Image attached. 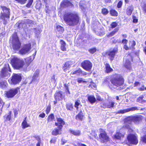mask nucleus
Masks as SVG:
<instances>
[{
	"mask_svg": "<svg viewBox=\"0 0 146 146\" xmlns=\"http://www.w3.org/2000/svg\"><path fill=\"white\" fill-rule=\"evenodd\" d=\"M31 62V60L29 57L23 59L14 56L11 59L10 63L14 69L26 71Z\"/></svg>",
	"mask_w": 146,
	"mask_h": 146,
	"instance_id": "f257e3e1",
	"label": "nucleus"
},
{
	"mask_svg": "<svg viewBox=\"0 0 146 146\" xmlns=\"http://www.w3.org/2000/svg\"><path fill=\"white\" fill-rule=\"evenodd\" d=\"M63 17L65 23L69 26L74 27L80 23V18L76 13L65 12Z\"/></svg>",
	"mask_w": 146,
	"mask_h": 146,
	"instance_id": "f03ea898",
	"label": "nucleus"
},
{
	"mask_svg": "<svg viewBox=\"0 0 146 146\" xmlns=\"http://www.w3.org/2000/svg\"><path fill=\"white\" fill-rule=\"evenodd\" d=\"M109 77H110V82L108 77L106 78L105 82L110 88H113V86L117 87L122 86L124 84L125 80L123 76L120 74L115 73Z\"/></svg>",
	"mask_w": 146,
	"mask_h": 146,
	"instance_id": "7ed1b4c3",
	"label": "nucleus"
},
{
	"mask_svg": "<svg viewBox=\"0 0 146 146\" xmlns=\"http://www.w3.org/2000/svg\"><path fill=\"white\" fill-rule=\"evenodd\" d=\"M1 7L2 12L0 14V19L2 20L3 24L5 25L7 23V20L10 18V9L4 6H1Z\"/></svg>",
	"mask_w": 146,
	"mask_h": 146,
	"instance_id": "20e7f679",
	"label": "nucleus"
},
{
	"mask_svg": "<svg viewBox=\"0 0 146 146\" xmlns=\"http://www.w3.org/2000/svg\"><path fill=\"white\" fill-rule=\"evenodd\" d=\"M125 144L129 146L132 145H136L138 143V137L136 134L129 133L126 136V140L124 141Z\"/></svg>",
	"mask_w": 146,
	"mask_h": 146,
	"instance_id": "39448f33",
	"label": "nucleus"
},
{
	"mask_svg": "<svg viewBox=\"0 0 146 146\" xmlns=\"http://www.w3.org/2000/svg\"><path fill=\"white\" fill-rule=\"evenodd\" d=\"M20 87L15 88H11L6 91L5 96L7 98H12L18 93H20Z\"/></svg>",
	"mask_w": 146,
	"mask_h": 146,
	"instance_id": "423d86ee",
	"label": "nucleus"
},
{
	"mask_svg": "<svg viewBox=\"0 0 146 146\" xmlns=\"http://www.w3.org/2000/svg\"><path fill=\"white\" fill-rule=\"evenodd\" d=\"M12 38V44L13 48L15 50L19 49L21 47V43L20 41L16 32H14L13 33Z\"/></svg>",
	"mask_w": 146,
	"mask_h": 146,
	"instance_id": "0eeeda50",
	"label": "nucleus"
},
{
	"mask_svg": "<svg viewBox=\"0 0 146 146\" xmlns=\"http://www.w3.org/2000/svg\"><path fill=\"white\" fill-rule=\"evenodd\" d=\"M100 133L99 135L100 141L102 143L106 144L110 141L109 137L106 132L103 129L100 128L99 129Z\"/></svg>",
	"mask_w": 146,
	"mask_h": 146,
	"instance_id": "6e6552de",
	"label": "nucleus"
},
{
	"mask_svg": "<svg viewBox=\"0 0 146 146\" xmlns=\"http://www.w3.org/2000/svg\"><path fill=\"white\" fill-rule=\"evenodd\" d=\"M22 79L21 74L13 73L8 81L11 84L15 85L19 84L21 81Z\"/></svg>",
	"mask_w": 146,
	"mask_h": 146,
	"instance_id": "1a4fd4ad",
	"label": "nucleus"
},
{
	"mask_svg": "<svg viewBox=\"0 0 146 146\" xmlns=\"http://www.w3.org/2000/svg\"><path fill=\"white\" fill-rule=\"evenodd\" d=\"M92 64L91 61L88 60H84L81 63V67L85 70L90 71L92 67Z\"/></svg>",
	"mask_w": 146,
	"mask_h": 146,
	"instance_id": "9d476101",
	"label": "nucleus"
},
{
	"mask_svg": "<svg viewBox=\"0 0 146 146\" xmlns=\"http://www.w3.org/2000/svg\"><path fill=\"white\" fill-rule=\"evenodd\" d=\"M143 117L140 115H131L128 117L129 120L135 123H139L142 121Z\"/></svg>",
	"mask_w": 146,
	"mask_h": 146,
	"instance_id": "9b49d317",
	"label": "nucleus"
},
{
	"mask_svg": "<svg viewBox=\"0 0 146 146\" xmlns=\"http://www.w3.org/2000/svg\"><path fill=\"white\" fill-rule=\"evenodd\" d=\"M7 70L11 72L9 65L8 63L5 64L4 66L1 69L0 74V78H3L7 76Z\"/></svg>",
	"mask_w": 146,
	"mask_h": 146,
	"instance_id": "f8f14e48",
	"label": "nucleus"
},
{
	"mask_svg": "<svg viewBox=\"0 0 146 146\" xmlns=\"http://www.w3.org/2000/svg\"><path fill=\"white\" fill-rule=\"evenodd\" d=\"M55 100H58V101H62L64 98L65 96L63 95L62 91H56L54 95Z\"/></svg>",
	"mask_w": 146,
	"mask_h": 146,
	"instance_id": "ddd939ff",
	"label": "nucleus"
},
{
	"mask_svg": "<svg viewBox=\"0 0 146 146\" xmlns=\"http://www.w3.org/2000/svg\"><path fill=\"white\" fill-rule=\"evenodd\" d=\"M31 43L24 44L23 47L19 50V52L22 54H25L30 50L31 48Z\"/></svg>",
	"mask_w": 146,
	"mask_h": 146,
	"instance_id": "4468645a",
	"label": "nucleus"
},
{
	"mask_svg": "<svg viewBox=\"0 0 146 146\" xmlns=\"http://www.w3.org/2000/svg\"><path fill=\"white\" fill-rule=\"evenodd\" d=\"M87 73L84 71H83L81 68H79L77 70L72 71L70 73V75L85 76L86 75Z\"/></svg>",
	"mask_w": 146,
	"mask_h": 146,
	"instance_id": "2eb2a0df",
	"label": "nucleus"
},
{
	"mask_svg": "<svg viewBox=\"0 0 146 146\" xmlns=\"http://www.w3.org/2000/svg\"><path fill=\"white\" fill-rule=\"evenodd\" d=\"M118 48H115L111 51H109L107 53L108 58L110 61H112L114 60L115 54L118 52Z\"/></svg>",
	"mask_w": 146,
	"mask_h": 146,
	"instance_id": "dca6fc26",
	"label": "nucleus"
},
{
	"mask_svg": "<svg viewBox=\"0 0 146 146\" xmlns=\"http://www.w3.org/2000/svg\"><path fill=\"white\" fill-rule=\"evenodd\" d=\"M73 5L68 0H63L60 4V7L62 8L68 7L70 6H73Z\"/></svg>",
	"mask_w": 146,
	"mask_h": 146,
	"instance_id": "f3484780",
	"label": "nucleus"
},
{
	"mask_svg": "<svg viewBox=\"0 0 146 146\" xmlns=\"http://www.w3.org/2000/svg\"><path fill=\"white\" fill-rule=\"evenodd\" d=\"M138 110V108L137 107H132L125 110H120L117 112V113L123 114L131 111H133L135 110Z\"/></svg>",
	"mask_w": 146,
	"mask_h": 146,
	"instance_id": "a211bd4d",
	"label": "nucleus"
},
{
	"mask_svg": "<svg viewBox=\"0 0 146 146\" xmlns=\"http://www.w3.org/2000/svg\"><path fill=\"white\" fill-rule=\"evenodd\" d=\"M125 134H122L119 132H117L113 135V139L117 140H121L125 137Z\"/></svg>",
	"mask_w": 146,
	"mask_h": 146,
	"instance_id": "6ab92c4d",
	"label": "nucleus"
},
{
	"mask_svg": "<svg viewBox=\"0 0 146 146\" xmlns=\"http://www.w3.org/2000/svg\"><path fill=\"white\" fill-rule=\"evenodd\" d=\"M72 62L71 60L66 61L63 64L62 68L64 72H66L69 69L72 64Z\"/></svg>",
	"mask_w": 146,
	"mask_h": 146,
	"instance_id": "aec40b11",
	"label": "nucleus"
},
{
	"mask_svg": "<svg viewBox=\"0 0 146 146\" xmlns=\"http://www.w3.org/2000/svg\"><path fill=\"white\" fill-rule=\"evenodd\" d=\"M57 122L55 123V125L63 128V125L65 124V121L61 118H56Z\"/></svg>",
	"mask_w": 146,
	"mask_h": 146,
	"instance_id": "412c9836",
	"label": "nucleus"
},
{
	"mask_svg": "<svg viewBox=\"0 0 146 146\" xmlns=\"http://www.w3.org/2000/svg\"><path fill=\"white\" fill-rule=\"evenodd\" d=\"M62 129V128L58 126L57 128H55L52 130V134L54 136L61 135L62 134L61 131Z\"/></svg>",
	"mask_w": 146,
	"mask_h": 146,
	"instance_id": "4be33fe9",
	"label": "nucleus"
},
{
	"mask_svg": "<svg viewBox=\"0 0 146 146\" xmlns=\"http://www.w3.org/2000/svg\"><path fill=\"white\" fill-rule=\"evenodd\" d=\"M84 117L83 112L82 110L80 111L77 114L75 117L76 120L82 121Z\"/></svg>",
	"mask_w": 146,
	"mask_h": 146,
	"instance_id": "5701e85b",
	"label": "nucleus"
},
{
	"mask_svg": "<svg viewBox=\"0 0 146 146\" xmlns=\"http://www.w3.org/2000/svg\"><path fill=\"white\" fill-rule=\"evenodd\" d=\"M105 65V72L106 73H110L113 71V69L111 67L108 63L104 64Z\"/></svg>",
	"mask_w": 146,
	"mask_h": 146,
	"instance_id": "b1692460",
	"label": "nucleus"
},
{
	"mask_svg": "<svg viewBox=\"0 0 146 146\" xmlns=\"http://www.w3.org/2000/svg\"><path fill=\"white\" fill-rule=\"evenodd\" d=\"M60 48L61 50L63 51H65L66 50V42L63 40H60Z\"/></svg>",
	"mask_w": 146,
	"mask_h": 146,
	"instance_id": "393cba45",
	"label": "nucleus"
},
{
	"mask_svg": "<svg viewBox=\"0 0 146 146\" xmlns=\"http://www.w3.org/2000/svg\"><path fill=\"white\" fill-rule=\"evenodd\" d=\"M27 118V117H25L22 123L21 126L23 129L30 127V125L27 122V121L26 120Z\"/></svg>",
	"mask_w": 146,
	"mask_h": 146,
	"instance_id": "a878e982",
	"label": "nucleus"
},
{
	"mask_svg": "<svg viewBox=\"0 0 146 146\" xmlns=\"http://www.w3.org/2000/svg\"><path fill=\"white\" fill-rule=\"evenodd\" d=\"M69 132L74 135L78 136L81 135V131L80 130H70Z\"/></svg>",
	"mask_w": 146,
	"mask_h": 146,
	"instance_id": "bb28decb",
	"label": "nucleus"
},
{
	"mask_svg": "<svg viewBox=\"0 0 146 146\" xmlns=\"http://www.w3.org/2000/svg\"><path fill=\"white\" fill-rule=\"evenodd\" d=\"M47 120L48 123H50L54 121L55 120V118L54 114L53 113L50 114L48 116Z\"/></svg>",
	"mask_w": 146,
	"mask_h": 146,
	"instance_id": "cd10ccee",
	"label": "nucleus"
},
{
	"mask_svg": "<svg viewBox=\"0 0 146 146\" xmlns=\"http://www.w3.org/2000/svg\"><path fill=\"white\" fill-rule=\"evenodd\" d=\"M128 40L126 39H123L122 40L121 42L123 44V48L127 50L129 49V47L127 45Z\"/></svg>",
	"mask_w": 146,
	"mask_h": 146,
	"instance_id": "c85d7f7f",
	"label": "nucleus"
},
{
	"mask_svg": "<svg viewBox=\"0 0 146 146\" xmlns=\"http://www.w3.org/2000/svg\"><path fill=\"white\" fill-rule=\"evenodd\" d=\"M88 100L91 104L94 103L96 101L95 98L93 95L89 96L87 98Z\"/></svg>",
	"mask_w": 146,
	"mask_h": 146,
	"instance_id": "c756f323",
	"label": "nucleus"
},
{
	"mask_svg": "<svg viewBox=\"0 0 146 146\" xmlns=\"http://www.w3.org/2000/svg\"><path fill=\"white\" fill-rule=\"evenodd\" d=\"M56 32L61 34L64 32V28L63 27L60 25H58L56 26Z\"/></svg>",
	"mask_w": 146,
	"mask_h": 146,
	"instance_id": "7c9ffc66",
	"label": "nucleus"
},
{
	"mask_svg": "<svg viewBox=\"0 0 146 146\" xmlns=\"http://www.w3.org/2000/svg\"><path fill=\"white\" fill-rule=\"evenodd\" d=\"M133 6L131 5L128 7L127 9L126 10V13L128 16L131 15L133 11Z\"/></svg>",
	"mask_w": 146,
	"mask_h": 146,
	"instance_id": "2f4dec72",
	"label": "nucleus"
},
{
	"mask_svg": "<svg viewBox=\"0 0 146 146\" xmlns=\"http://www.w3.org/2000/svg\"><path fill=\"white\" fill-rule=\"evenodd\" d=\"M39 71L38 69H37L34 73L32 78V81H35L37 78L38 76Z\"/></svg>",
	"mask_w": 146,
	"mask_h": 146,
	"instance_id": "473e14b6",
	"label": "nucleus"
},
{
	"mask_svg": "<svg viewBox=\"0 0 146 146\" xmlns=\"http://www.w3.org/2000/svg\"><path fill=\"white\" fill-rule=\"evenodd\" d=\"M110 13L112 16L117 17L118 16V13L117 11L115 9H111L110 11Z\"/></svg>",
	"mask_w": 146,
	"mask_h": 146,
	"instance_id": "72a5a7b5",
	"label": "nucleus"
},
{
	"mask_svg": "<svg viewBox=\"0 0 146 146\" xmlns=\"http://www.w3.org/2000/svg\"><path fill=\"white\" fill-rule=\"evenodd\" d=\"M7 83L6 80H0V87L2 88H5L7 87Z\"/></svg>",
	"mask_w": 146,
	"mask_h": 146,
	"instance_id": "f704fd0d",
	"label": "nucleus"
},
{
	"mask_svg": "<svg viewBox=\"0 0 146 146\" xmlns=\"http://www.w3.org/2000/svg\"><path fill=\"white\" fill-rule=\"evenodd\" d=\"M118 28L115 29L114 31H112L109 34L107 35L106 36L108 38H110L113 36L118 31Z\"/></svg>",
	"mask_w": 146,
	"mask_h": 146,
	"instance_id": "c9c22d12",
	"label": "nucleus"
},
{
	"mask_svg": "<svg viewBox=\"0 0 146 146\" xmlns=\"http://www.w3.org/2000/svg\"><path fill=\"white\" fill-rule=\"evenodd\" d=\"M124 66L127 69H130L131 68V62L128 59L126 60Z\"/></svg>",
	"mask_w": 146,
	"mask_h": 146,
	"instance_id": "e433bc0d",
	"label": "nucleus"
},
{
	"mask_svg": "<svg viewBox=\"0 0 146 146\" xmlns=\"http://www.w3.org/2000/svg\"><path fill=\"white\" fill-rule=\"evenodd\" d=\"M66 108L68 110L72 111L74 109L73 104L71 103H69L66 105Z\"/></svg>",
	"mask_w": 146,
	"mask_h": 146,
	"instance_id": "4c0bfd02",
	"label": "nucleus"
},
{
	"mask_svg": "<svg viewBox=\"0 0 146 146\" xmlns=\"http://www.w3.org/2000/svg\"><path fill=\"white\" fill-rule=\"evenodd\" d=\"M12 111H9L7 115H5L4 117L5 118V121H9L11 118Z\"/></svg>",
	"mask_w": 146,
	"mask_h": 146,
	"instance_id": "58836bf2",
	"label": "nucleus"
},
{
	"mask_svg": "<svg viewBox=\"0 0 146 146\" xmlns=\"http://www.w3.org/2000/svg\"><path fill=\"white\" fill-rule=\"evenodd\" d=\"M143 96L141 95L137 98V101L141 104H143L146 102V101L143 100Z\"/></svg>",
	"mask_w": 146,
	"mask_h": 146,
	"instance_id": "ea45409f",
	"label": "nucleus"
},
{
	"mask_svg": "<svg viewBox=\"0 0 146 146\" xmlns=\"http://www.w3.org/2000/svg\"><path fill=\"white\" fill-rule=\"evenodd\" d=\"M129 44H131L129 47V49L134 50L135 49L134 46L136 44L135 41L134 40L129 41Z\"/></svg>",
	"mask_w": 146,
	"mask_h": 146,
	"instance_id": "a19ab883",
	"label": "nucleus"
},
{
	"mask_svg": "<svg viewBox=\"0 0 146 146\" xmlns=\"http://www.w3.org/2000/svg\"><path fill=\"white\" fill-rule=\"evenodd\" d=\"M114 103L112 101H109L106 104V107L108 108H113L114 107Z\"/></svg>",
	"mask_w": 146,
	"mask_h": 146,
	"instance_id": "79ce46f5",
	"label": "nucleus"
},
{
	"mask_svg": "<svg viewBox=\"0 0 146 146\" xmlns=\"http://www.w3.org/2000/svg\"><path fill=\"white\" fill-rule=\"evenodd\" d=\"M140 142L142 143H146V134L141 137Z\"/></svg>",
	"mask_w": 146,
	"mask_h": 146,
	"instance_id": "37998d69",
	"label": "nucleus"
},
{
	"mask_svg": "<svg viewBox=\"0 0 146 146\" xmlns=\"http://www.w3.org/2000/svg\"><path fill=\"white\" fill-rule=\"evenodd\" d=\"M80 102L79 100H77L75 101L74 106L77 110H78V106L80 105Z\"/></svg>",
	"mask_w": 146,
	"mask_h": 146,
	"instance_id": "c03bdc74",
	"label": "nucleus"
},
{
	"mask_svg": "<svg viewBox=\"0 0 146 146\" xmlns=\"http://www.w3.org/2000/svg\"><path fill=\"white\" fill-rule=\"evenodd\" d=\"M102 13L104 15H107L109 13V11L106 8H103L102 9Z\"/></svg>",
	"mask_w": 146,
	"mask_h": 146,
	"instance_id": "a18cd8bd",
	"label": "nucleus"
},
{
	"mask_svg": "<svg viewBox=\"0 0 146 146\" xmlns=\"http://www.w3.org/2000/svg\"><path fill=\"white\" fill-rule=\"evenodd\" d=\"M42 6V3L40 1H37L36 4L35 8L36 9H39Z\"/></svg>",
	"mask_w": 146,
	"mask_h": 146,
	"instance_id": "49530a36",
	"label": "nucleus"
},
{
	"mask_svg": "<svg viewBox=\"0 0 146 146\" xmlns=\"http://www.w3.org/2000/svg\"><path fill=\"white\" fill-rule=\"evenodd\" d=\"M64 86L66 90V94H70V92L69 91L68 86V85L66 84H64Z\"/></svg>",
	"mask_w": 146,
	"mask_h": 146,
	"instance_id": "de8ad7c7",
	"label": "nucleus"
},
{
	"mask_svg": "<svg viewBox=\"0 0 146 146\" xmlns=\"http://www.w3.org/2000/svg\"><path fill=\"white\" fill-rule=\"evenodd\" d=\"M83 79L82 78H78L77 80V82L78 84L83 83L84 84H86L88 82L86 80H83Z\"/></svg>",
	"mask_w": 146,
	"mask_h": 146,
	"instance_id": "09e8293b",
	"label": "nucleus"
},
{
	"mask_svg": "<svg viewBox=\"0 0 146 146\" xmlns=\"http://www.w3.org/2000/svg\"><path fill=\"white\" fill-rule=\"evenodd\" d=\"M97 51V48H96L94 47L90 48L88 50V51L91 54H93Z\"/></svg>",
	"mask_w": 146,
	"mask_h": 146,
	"instance_id": "8fccbe9b",
	"label": "nucleus"
},
{
	"mask_svg": "<svg viewBox=\"0 0 146 146\" xmlns=\"http://www.w3.org/2000/svg\"><path fill=\"white\" fill-rule=\"evenodd\" d=\"M117 25V23L115 22H113L110 24V28L113 29L116 27Z\"/></svg>",
	"mask_w": 146,
	"mask_h": 146,
	"instance_id": "3c124183",
	"label": "nucleus"
},
{
	"mask_svg": "<svg viewBox=\"0 0 146 146\" xmlns=\"http://www.w3.org/2000/svg\"><path fill=\"white\" fill-rule=\"evenodd\" d=\"M57 138L56 137H54L51 139L50 141V144H55L56 142Z\"/></svg>",
	"mask_w": 146,
	"mask_h": 146,
	"instance_id": "603ef678",
	"label": "nucleus"
},
{
	"mask_svg": "<svg viewBox=\"0 0 146 146\" xmlns=\"http://www.w3.org/2000/svg\"><path fill=\"white\" fill-rule=\"evenodd\" d=\"M33 0H29L27 3L26 5V6L28 7L29 8L32 5Z\"/></svg>",
	"mask_w": 146,
	"mask_h": 146,
	"instance_id": "864d4df0",
	"label": "nucleus"
},
{
	"mask_svg": "<svg viewBox=\"0 0 146 146\" xmlns=\"http://www.w3.org/2000/svg\"><path fill=\"white\" fill-rule=\"evenodd\" d=\"M89 87L94 89L96 88V84L92 82H91L90 84L89 85Z\"/></svg>",
	"mask_w": 146,
	"mask_h": 146,
	"instance_id": "5fc2aeb1",
	"label": "nucleus"
},
{
	"mask_svg": "<svg viewBox=\"0 0 146 146\" xmlns=\"http://www.w3.org/2000/svg\"><path fill=\"white\" fill-rule=\"evenodd\" d=\"M51 110V106L50 104L48 105L46 108L45 110L46 113L48 114L50 111Z\"/></svg>",
	"mask_w": 146,
	"mask_h": 146,
	"instance_id": "6e6d98bb",
	"label": "nucleus"
},
{
	"mask_svg": "<svg viewBox=\"0 0 146 146\" xmlns=\"http://www.w3.org/2000/svg\"><path fill=\"white\" fill-rule=\"evenodd\" d=\"M133 22L134 23H137L138 22V20L136 18V17L135 16L133 17Z\"/></svg>",
	"mask_w": 146,
	"mask_h": 146,
	"instance_id": "4d7b16f0",
	"label": "nucleus"
},
{
	"mask_svg": "<svg viewBox=\"0 0 146 146\" xmlns=\"http://www.w3.org/2000/svg\"><path fill=\"white\" fill-rule=\"evenodd\" d=\"M96 100L98 101L102 102L103 100V99L101 98V97L99 96H97L96 97Z\"/></svg>",
	"mask_w": 146,
	"mask_h": 146,
	"instance_id": "13d9d810",
	"label": "nucleus"
},
{
	"mask_svg": "<svg viewBox=\"0 0 146 146\" xmlns=\"http://www.w3.org/2000/svg\"><path fill=\"white\" fill-rule=\"evenodd\" d=\"M140 85V83L138 82H135L133 84L134 87H136Z\"/></svg>",
	"mask_w": 146,
	"mask_h": 146,
	"instance_id": "bf43d9fd",
	"label": "nucleus"
},
{
	"mask_svg": "<svg viewBox=\"0 0 146 146\" xmlns=\"http://www.w3.org/2000/svg\"><path fill=\"white\" fill-rule=\"evenodd\" d=\"M45 114L44 113H43L39 114V117L42 118H43L45 117Z\"/></svg>",
	"mask_w": 146,
	"mask_h": 146,
	"instance_id": "052dcab7",
	"label": "nucleus"
},
{
	"mask_svg": "<svg viewBox=\"0 0 146 146\" xmlns=\"http://www.w3.org/2000/svg\"><path fill=\"white\" fill-rule=\"evenodd\" d=\"M14 113L15 117H16L17 116V115H18V112L16 110H14Z\"/></svg>",
	"mask_w": 146,
	"mask_h": 146,
	"instance_id": "680f3d73",
	"label": "nucleus"
},
{
	"mask_svg": "<svg viewBox=\"0 0 146 146\" xmlns=\"http://www.w3.org/2000/svg\"><path fill=\"white\" fill-rule=\"evenodd\" d=\"M143 10L146 13V3L144 4L143 5Z\"/></svg>",
	"mask_w": 146,
	"mask_h": 146,
	"instance_id": "e2e57ef3",
	"label": "nucleus"
},
{
	"mask_svg": "<svg viewBox=\"0 0 146 146\" xmlns=\"http://www.w3.org/2000/svg\"><path fill=\"white\" fill-rule=\"evenodd\" d=\"M139 90L140 91H143L145 90V88L144 87V86H142V87L140 88H139Z\"/></svg>",
	"mask_w": 146,
	"mask_h": 146,
	"instance_id": "0e129e2a",
	"label": "nucleus"
},
{
	"mask_svg": "<svg viewBox=\"0 0 146 146\" xmlns=\"http://www.w3.org/2000/svg\"><path fill=\"white\" fill-rule=\"evenodd\" d=\"M111 0H104L105 3L106 4L109 3L111 2Z\"/></svg>",
	"mask_w": 146,
	"mask_h": 146,
	"instance_id": "69168bd1",
	"label": "nucleus"
},
{
	"mask_svg": "<svg viewBox=\"0 0 146 146\" xmlns=\"http://www.w3.org/2000/svg\"><path fill=\"white\" fill-rule=\"evenodd\" d=\"M128 130V131L129 133L133 132V130L131 128V127L127 129Z\"/></svg>",
	"mask_w": 146,
	"mask_h": 146,
	"instance_id": "338daca9",
	"label": "nucleus"
},
{
	"mask_svg": "<svg viewBox=\"0 0 146 146\" xmlns=\"http://www.w3.org/2000/svg\"><path fill=\"white\" fill-rule=\"evenodd\" d=\"M34 137L38 141H40V137L38 136H35Z\"/></svg>",
	"mask_w": 146,
	"mask_h": 146,
	"instance_id": "774afa93",
	"label": "nucleus"
}]
</instances>
